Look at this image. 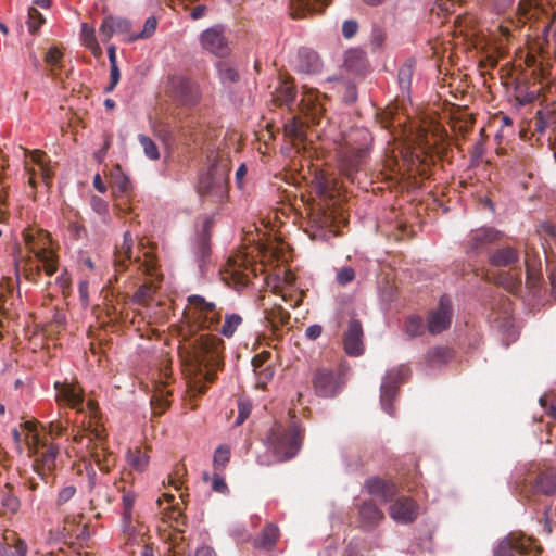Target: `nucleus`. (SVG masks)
Returning <instances> with one entry per match:
<instances>
[{
	"label": "nucleus",
	"instance_id": "obj_44",
	"mask_svg": "<svg viewBox=\"0 0 556 556\" xmlns=\"http://www.w3.org/2000/svg\"><path fill=\"white\" fill-rule=\"evenodd\" d=\"M138 141L141 144L147 157L152 161L160 159L159 148L150 137L141 134L138 136Z\"/></svg>",
	"mask_w": 556,
	"mask_h": 556
},
{
	"label": "nucleus",
	"instance_id": "obj_20",
	"mask_svg": "<svg viewBox=\"0 0 556 556\" xmlns=\"http://www.w3.org/2000/svg\"><path fill=\"white\" fill-rule=\"evenodd\" d=\"M131 22L125 17L106 16L100 27L99 34L103 41H109L114 34L126 35L129 38L131 34Z\"/></svg>",
	"mask_w": 556,
	"mask_h": 556
},
{
	"label": "nucleus",
	"instance_id": "obj_32",
	"mask_svg": "<svg viewBox=\"0 0 556 556\" xmlns=\"http://www.w3.org/2000/svg\"><path fill=\"white\" fill-rule=\"evenodd\" d=\"M295 99V89L289 80H280L273 93V101L277 105H290Z\"/></svg>",
	"mask_w": 556,
	"mask_h": 556
},
{
	"label": "nucleus",
	"instance_id": "obj_47",
	"mask_svg": "<svg viewBox=\"0 0 556 556\" xmlns=\"http://www.w3.org/2000/svg\"><path fill=\"white\" fill-rule=\"evenodd\" d=\"M63 52L58 47H51L45 55V62L51 67L52 73L61 66Z\"/></svg>",
	"mask_w": 556,
	"mask_h": 556
},
{
	"label": "nucleus",
	"instance_id": "obj_62",
	"mask_svg": "<svg viewBox=\"0 0 556 556\" xmlns=\"http://www.w3.org/2000/svg\"><path fill=\"white\" fill-rule=\"evenodd\" d=\"M55 285L60 288L62 293H65L71 286V278L66 270H63L60 276L55 279Z\"/></svg>",
	"mask_w": 556,
	"mask_h": 556
},
{
	"label": "nucleus",
	"instance_id": "obj_29",
	"mask_svg": "<svg viewBox=\"0 0 556 556\" xmlns=\"http://www.w3.org/2000/svg\"><path fill=\"white\" fill-rule=\"evenodd\" d=\"M291 2L295 7L292 16L299 18L306 13L321 12L330 4L331 0H291Z\"/></svg>",
	"mask_w": 556,
	"mask_h": 556
},
{
	"label": "nucleus",
	"instance_id": "obj_15",
	"mask_svg": "<svg viewBox=\"0 0 556 556\" xmlns=\"http://www.w3.org/2000/svg\"><path fill=\"white\" fill-rule=\"evenodd\" d=\"M453 317L452 301L447 295H442L437 308L430 311L427 315L428 330L432 334H438L450 328Z\"/></svg>",
	"mask_w": 556,
	"mask_h": 556
},
{
	"label": "nucleus",
	"instance_id": "obj_25",
	"mask_svg": "<svg viewBox=\"0 0 556 556\" xmlns=\"http://www.w3.org/2000/svg\"><path fill=\"white\" fill-rule=\"evenodd\" d=\"M358 516L361 527L367 530L372 529L383 519V513L372 501H365L359 506Z\"/></svg>",
	"mask_w": 556,
	"mask_h": 556
},
{
	"label": "nucleus",
	"instance_id": "obj_58",
	"mask_svg": "<svg viewBox=\"0 0 556 556\" xmlns=\"http://www.w3.org/2000/svg\"><path fill=\"white\" fill-rule=\"evenodd\" d=\"M498 281L506 290L510 293H517L521 288V281L519 279H510L508 277H501Z\"/></svg>",
	"mask_w": 556,
	"mask_h": 556
},
{
	"label": "nucleus",
	"instance_id": "obj_63",
	"mask_svg": "<svg viewBox=\"0 0 556 556\" xmlns=\"http://www.w3.org/2000/svg\"><path fill=\"white\" fill-rule=\"evenodd\" d=\"M123 523V533L127 538V541H136L137 536L139 535V532H137L136 526L132 525V518L130 519L129 528L126 527L125 520L122 519Z\"/></svg>",
	"mask_w": 556,
	"mask_h": 556
},
{
	"label": "nucleus",
	"instance_id": "obj_19",
	"mask_svg": "<svg viewBox=\"0 0 556 556\" xmlns=\"http://www.w3.org/2000/svg\"><path fill=\"white\" fill-rule=\"evenodd\" d=\"M202 47L216 56L224 58L229 54L230 48L223 30L212 27L204 30L201 35Z\"/></svg>",
	"mask_w": 556,
	"mask_h": 556
},
{
	"label": "nucleus",
	"instance_id": "obj_22",
	"mask_svg": "<svg viewBox=\"0 0 556 556\" xmlns=\"http://www.w3.org/2000/svg\"><path fill=\"white\" fill-rule=\"evenodd\" d=\"M26 554L25 542L14 531L5 530L0 541V556H26Z\"/></svg>",
	"mask_w": 556,
	"mask_h": 556
},
{
	"label": "nucleus",
	"instance_id": "obj_52",
	"mask_svg": "<svg viewBox=\"0 0 556 556\" xmlns=\"http://www.w3.org/2000/svg\"><path fill=\"white\" fill-rule=\"evenodd\" d=\"M76 494V488L74 485H66L62 488L56 497V506L61 507L66 504Z\"/></svg>",
	"mask_w": 556,
	"mask_h": 556
},
{
	"label": "nucleus",
	"instance_id": "obj_51",
	"mask_svg": "<svg viewBox=\"0 0 556 556\" xmlns=\"http://www.w3.org/2000/svg\"><path fill=\"white\" fill-rule=\"evenodd\" d=\"M43 21L41 13L37 9L30 8L28 10V26L30 31L35 33Z\"/></svg>",
	"mask_w": 556,
	"mask_h": 556
},
{
	"label": "nucleus",
	"instance_id": "obj_10",
	"mask_svg": "<svg viewBox=\"0 0 556 556\" xmlns=\"http://www.w3.org/2000/svg\"><path fill=\"white\" fill-rule=\"evenodd\" d=\"M516 490L523 498L534 501L536 495L551 496L556 493V468L541 469L534 478L516 483Z\"/></svg>",
	"mask_w": 556,
	"mask_h": 556
},
{
	"label": "nucleus",
	"instance_id": "obj_64",
	"mask_svg": "<svg viewBox=\"0 0 556 556\" xmlns=\"http://www.w3.org/2000/svg\"><path fill=\"white\" fill-rule=\"evenodd\" d=\"M273 375H274V371L270 367H266V368L262 369L258 372V378H257L256 384L261 388H265L267 381L271 379Z\"/></svg>",
	"mask_w": 556,
	"mask_h": 556
},
{
	"label": "nucleus",
	"instance_id": "obj_12",
	"mask_svg": "<svg viewBox=\"0 0 556 556\" xmlns=\"http://www.w3.org/2000/svg\"><path fill=\"white\" fill-rule=\"evenodd\" d=\"M410 376V368L406 365H400L387 371L380 388V402L382 408L389 415H393L394 407L392 401L397 395L399 387L406 382Z\"/></svg>",
	"mask_w": 556,
	"mask_h": 556
},
{
	"label": "nucleus",
	"instance_id": "obj_60",
	"mask_svg": "<svg viewBox=\"0 0 556 556\" xmlns=\"http://www.w3.org/2000/svg\"><path fill=\"white\" fill-rule=\"evenodd\" d=\"M90 205L93 208V211L97 212L100 215L105 214L106 211H108L106 202L102 198H100L98 195H92L91 197Z\"/></svg>",
	"mask_w": 556,
	"mask_h": 556
},
{
	"label": "nucleus",
	"instance_id": "obj_42",
	"mask_svg": "<svg viewBox=\"0 0 556 556\" xmlns=\"http://www.w3.org/2000/svg\"><path fill=\"white\" fill-rule=\"evenodd\" d=\"M127 460L134 469L138 471H143L148 466L149 457L144 452H142L139 448H136L134 451L128 452Z\"/></svg>",
	"mask_w": 556,
	"mask_h": 556
},
{
	"label": "nucleus",
	"instance_id": "obj_6",
	"mask_svg": "<svg viewBox=\"0 0 556 556\" xmlns=\"http://www.w3.org/2000/svg\"><path fill=\"white\" fill-rule=\"evenodd\" d=\"M208 169L200 176L198 193L213 202H222L228 192L229 162L218 160L217 155L208 156Z\"/></svg>",
	"mask_w": 556,
	"mask_h": 556
},
{
	"label": "nucleus",
	"instance_id": "obj_5",
	"mask_svg": "<svg viewBox=\"0 0 556 556\" xmlns=\"http://www.w3.org/2000/svg\"><path fill=\"white\" fill-rule=\"evenodd\" d=\"M371 137L366 130H357L355 138L341 144L338 151L339 170L342 176L353 181L356 174L363 170L369 156Z\"/></svg>",
	"mask_w": 556,
	"mask_h": 556
},
{
	"label": "nucleus",
	"instance_id": "obj_21",
	"mask_svg": "<svg viewBox=\"0 0 556 556\" xmlns=\"http://www.w3.org/2000/svg\"><path fill=\"white\" fill-rule=\"evenodd\" d=\"M365 488L370 495L378 496L383 502H391L397 495V486L395 483L379 478L368 479L365 483Z\"/></svg>",
	"mask_w": 556,
	"mask_h": 556
},
{
	"label": "nucleus",
	"instance_id": "obj_40",
	"mask_svg": "<svg viewBox=\"0 0 556 556\" xmlns=\"http://www.w3.org/2000/svg\"><path fill=\"white\" fill-rule=\"evenodd\" d=\"M336 88L338 92L342 93L343 100L346 103H353L357 98L356 87L350 80L336 79Z\"/></svg>",
	"mask_w": 556,
	"mask_h": 556
},
{
	"label": "nucleus",
	"instance_id": "obj_41",
	"mask_svg": "<svg viewBox=\"0 0 556 556\" xmlns=\"http://www.w3.org/2000/svg\"><path fill=\"white\" fill-rule=\"evenodd\" d=\"M165 518L170 522V527H173L176 531L182 533L184 530L181 527L186 526V516L175 506H170L165 511Z\"/></svg>",
	"mask_w": 556,
	"mask_h": 556
},
{
	"label": "nucleus",
	"instance_id": "obj_18",
	"mask_svg": "<svg viewBox=\"0 0 556 556\" xmlns=\"http://www.w3.org/2000/svg\"><path fill=\"white\" fill-rule=\"evenodd\" d=\"M419 507L416 502L407 496L396 497L389 507V514L393 520L400 523L413 522L419 514Z\"/></svg>",
	"mask_w": 556,
	"mask_h": 556
},
{
	"label": "nucleus",
	"instance_id": "obj_13",
	"mask_svg": "<svg viewBox=\"0 0 556 556\" xmlns=\"http://www.w3.org/2000/svg\"><path fill=\"white\" fill-rule=\"evenodd\" d=\"M166 92L174 101L184 106L195 105L201 97L198 84L181 75H173L168 78Z\"/></svg>",
	"mask_w": 556,
	"mask_h": 556
},
{
	"label": "nucleus",
	"instance_id": "obj_30",
	"mask_svg": "<svg viewBox=\"0 0 556 556\" xmlns=\"http://www.w3.org/2000/svg\"><path fill=\"white\" fill-rule=\"evenodd\" d=\"M454 357L453 351L447 346H433L425 354V362L430 367H440L450 363Z\"/></svg>",
	"mask_w": 556,
	"mask_h": 556
},
{
	"label": "nucleus",
	"instance_id": "obj_55",
	"mask_svg": "<svg viewBox=\"0 0 556 556\" xmlns=\"http://www.w3.org/2000/svg\"><path fill=\"white\" fill-rule=\"evenodd\" d=\"M170 376L172 371L169 366H165L164 369H162L160 372V381L156 383V388L161 400L164 397L163 389L166 387L167 380L170 378Z\"/></svg>",
	"mask_w": 556,
	"mask_h": 556
},
{
	"label": "nucleus",
	"instance_id": "obj_26",
	"mask_svg": "<svg viewBox=\"0 0 556 556\" xmlns=\"http://www.w3.org/2000/svg\"><path fill=\"white\" fill-rule=\"evenodd\" d=\"M301 111L307 116L309 122L318 124L319 118L324 113L323 104L316 92H307L300 102Z\"/></svg>",
	"mask_w": 556,
	"mask_h": 556
},
{
	"label": "nucleus",
	"instance_id": "obj_61",
	"mask_svg": "<svg viewBox=\"0 0 556 556\" xmlns=\"http://www.w3.org/2000/svg\"><path fill=\"white\" fill-rule=\"evenodd\" d=\"M386 40V31L379 26H374L371 31V42L376 47H381Z\"/></svg>",
	"mask_w": 556,
	"mask_h": 556
},
{
	"label": "nucleus",
	"instance_id": "obj_31",
	"mask_svg": "<svg viewBox=\"0 0 556 556\" xmlns=\"http://www.w3.org/2000/svg\"><path fill=\"white\" fill-rule=\"evenodd\" d=\"M279 539V529L273 523H267L261 534L255 539L254 545L262 549H273Z\"/></svg>",
	"mask_w": 556,
	"mask_h": 556
},
{
	"label": "nucleus",
	"instance_id": "obj_38",
	"mask_svg": "<svg viewBox=\"0 0 556 556\" xmlns=\"http://www.w3.org/2000/svg\"><path fill=\"white\" fill-rule=\"evenodd\" d=\"M217 71L223 84L236 83L239 80L238 71L226 61H219L217 63Z\"/></svg>",
	"mask_w": 556,
	"mask_h": 556
},
{
	"label": "nucleus",
	"instance_id": "obj_46",
	"mask_svg": "<svg viewBox=\"0 0 556 556\" xmlns=\"http://www.w3.org/2000/svg\"><path fill=\"white\" fill-rule=\"evenodd\" d=\"M135 501H136V495L128 491V492H124L123 494V497H122V505H123V520H125L126 522V527L129 528V525L127 526V523L130 522V519L132 517V508H134V505H135Z\"/></svg>",
	"mask_w": 556,
	"mask_h": 556
},
{
	"label": "nucleus",
	"instance_id": "obj_45",
	"mask_svg": "<svg viewBox=\"0 0 556 556\" xmlns=\"http://www.w3.org/2000/svg\"><path fill=\"white\" fill-rule=\"evenodd\" d=\"M413 77L412 64H404L397 73L399 86L403 93L409 92Z\"/></svg>",
	"mask_w": 556,
	"mask_h": 556
},
{
	"label": "nucleus",
	"instance_id": "obj_11",
	"mask_svg": "<svg viewBox=\"0 0 556 556\" xmlns=\"http://www.w3.org/2000/svg\"><path fill=\"white\" fill-rule=\"evenodd\" d=\"M502 239L501 231L493 227H480L472 229L466 237L463 245L469 258H477L485 253H491L492 247Z\"/></svg>",
	"mask_w": 556,
	"mask_h": 556
},
{
	"label": "nucleus",
	"instance_id": "obj_57",
	"mask_svg": "<svg viewBox=\"0 0 556 556\" xmlns=\"http://www.w3.org/2000/svg\"><path fill=\"white\" fill-rule=\"evenodd\" d=\"M212 489L215 492L226 494L229 492V489L225 482L224 477H222L219 473L215 472L212 477Z\"/></svg>",
	"mask_w": 556,
	"mask_h": 556
},
{
	"label": "nucleus",
	"instance_id": "obj_54",
	"mask_svg": "<svg viewBox=\"0 0 556 556\" xmlns=\"http://www.w3.org/2000/svg\"><path fill=\"white\" fill-rule=\"evenodd\" d=\"M231 278L236 288L245 287L250 282L249 274L239 269L232 270Z\"/></svg>",
	"mask_w": 556,
	"mask_h": 556
},
{
	"label": "nucleus",
	"instance_id": "obj_50",
	"mask_svg": "<svg viewBox=\"0 0 556 556\" xmlns=\"http://www.w3.org/2000/svg\"><path fill=\"white\" fill-rule=\"evenodd\" d=\"M354 279H355V270L352 267H342L337 273V277H336L337 282L342 287L352 282Z\"/></svg>",
	"mask_w": 556,
	"mask_h": 556
},
{
	"label": "nucleus",
	"instance_id": "obj_53",
	"mask_svg": "<svg viewBox=\"0 0 556 556\" xmlns=\"http://www.w3.org/2000/svg\"><path fill=\"white\" fill-rule=\"evenodd\" d=\"M251 403L247 400H239L238 402V417L236 420V425H241L251 414Z\"/></svg>",
	"mask_w": 556,
	"mask_h": 556
},
{
	"label": "nucleus",
	"instance_id": "obj_39",
	"mask_svg": "<svg viewBox=\"0 0 556 556\" xmlns=\"http://www.w3.org/2000/svg\"><path fill=\"white\" fill-rule=\"evenodd\" d=\"M38 261L42 264V268L48 276H52L56 271V263L54 255L42 248L35 252Z\"/></svg>",
	"mask_w": 556,
	"mask_h": 556
},
{
	"label": "nucleus",
	"instance_id": "obj_9",
	"mask_svg": "<svg viewBox=\"0 0 556 556\" xmlns=\"http://www.w3.org/2000/svg\"><path fill=\"white\" fill-rule=\"evenodd\" d=\"M224 341L214 334H202L192 344V361L210 370L223 365Z\"/></svg>",
	"mask_w": 556,
	"mask_h": 556
},
{
	"label": "nucleus",
	"instance_id": "obj_33",
	"mask_svg": "<svg viewBox=\"0 0 556 556\" xmlns=\"http://www.w3.org/2000/svg\"><path fill=\"white\" fill-rule=\"evenodd\" d=\"M265 318L271 328L276 331L279 327H283L290 321V313L281 305H274L270 309H265Z\"/></svg>",
	"mask_w": 556,
	"mask_h": 556
},
{
	"label": "nucleus",
	"instance_id": "obj_7",
	"mask_svg": "<svg viewBox=\"0 0 556 556\" xmlns=\"http://www.w3.org/2000/svg\"><path fill=\"white\" fill-rule=\"evenodd\" d=\"M303 431L292 422L289 427L275 422L266 437V444L279 462L293 458L301 448Z\"/></svg>",
	"mask_w": 556,
	"mask_h": 556
},
{
	"label": "nucleus",
	"instance_id": "obj_35",
	"mask_svg": "<svg viewBox=\"0 0 556 556\" xmlns=\"http://www.w3.org/2000/svg\"><path fill=\"white\" fill-rule=\"evenodd\" d=\"M366 54L362 50H349L345 54L344 65L354 73H362L366 68Z\"/></svg>",
	"mask_w": 556,
	"mask_h": 556
},
{
	"label": "nucleus",
	"instance_id": "obj_59",
	"mask_svg": "<svg viewBox=\"0 0 556 556\" xmlns=\"http://www.w3.org/2000/svg\"><path fill=\"white\" fill-rule=\"evenodd\" d=\"M121 78V73L117 65L110 66V84L105 87V92H112Z\"/></svg>",
	"mask_w": 556,
	"mask_h": 556
},
{
	"label": "nucleus",
	"instance_id": "obj_4",
	"mask_svg": "<svg viewBox=\"0 0 556 556\" xmlns=\"http://www.w3.org/2000/svg\"><path fill=\"white\" fill-rule=\"evenodd\" d=\"M23 427L27 430L24 441L28 446L29 455L34 457L33 469L45 483H49V476L55 467L59 446L40 438L35 421H25Z\"/></svg>",
	"mask_w": 556,
	"mask_h": 556
},
{
	"label": "nucleus",
	"instance_id": "obj_1",
	"mask_svg": "<svg viewBox=\"0 0 556 556\" xmlns=\"http://www.w3.org/2000/svg\"><path fill=\"white\" fill-rule=\"evenodd\" d=\"M86 408L88 420L72 430V442L85 450L100 470L108 473L115 465V456L109 448L106 430L98 417V403L89 400Z\"/></svg>",
	"mask_w": 556,
	"mask_h": 556
},
{
	"label": "nucleus",
	"instance_id": "obj_14",
	"mask_svg": "<svg viewBox=\"0 0 556 556\" xmlns=\"http://www.w3.org/2000/svg\"><path fill=\"white\" fill-rule=\"evenodd\" d=\"M542 553L534 539L511 533L496 547L495 556H538Z\"/></svg>",
	"mask_w": 556,
	"mask_h": 556
},
{
	"label": "nucleus",
	"instance_id": "obj_3",
	"mask_svg": "<svg viewBox=\"0 0 556 556\" xmlns=\"http://www.w3.org/2000/svg\"><path fill=\"white\" fill-rule=\"evenodd\" d=\"M132 236L129 231H126L124 233L122 244L116 247L114 253V266L116 271L123 273L127 269L128 265H131L136 267L138 271H141L149 277L134 294L135 302L146 304L152 299L159 288L157 282L161 280V274L159 273L154 256L150 253L144 252L143 258L137 256L132 260Z\"/></svg>",
	"mask_w": 556,
	"mask_h": 556
},
{
	"label": "nucleus",
	"instance_id": "obj_37",
	"mask_svg": "<svg viewBox=\"0 0 556 556\" xmlns=\"http://www.w3.org/2000/svg\"><path fill=\"white\" fill-rule=\"evenodd\" d=\"M231 450L227 444L219 445L213 455V467L216 471H222L226 468L230 460Z\"/></svg>",
	"mask_w": 556,
	"mask_h": 556
},
{
	"label": "nucleus",
	"instance_id": "obj_24",
	"mask_svg": "<svg viewBox=\"0 0 556 556\" xmlns=\"http://www.w3.org/2000/svg\"><path fill=\"white\" fill-rule=\"evenodd\" d=\"M55 389L59 391L60 396L74 409L84 412V395L78 386L55 382Z\"/></svg>",
	"mask_w": 556,
	"mask_h": 556
},
{
	"label": "nucleus",
	"instance_id": "obj_27",
	"mask_svg": "<svg viewBox=\"0 0 556 556\" xmlns=\"http://www.w3.org/2000/svg\"><path fill=\"white\" fill-rule=\"evenodd\" d=\"M213 219L206 218L203 223L202 231L198 236L195 243V253L201 264H205L211 255V228L213 227Z\"/></svg>",
	"mask_w": 556,
	"mask_h": 556
},
{
	"label": "nucleus",
	"instance_id": "obj_49",
	"mask_svg": "<svg viewBox=\"0 0 556 556\" xmlns=\"http://www.w3.org/2000/svg\"><path fill=\"white\" fill-rule=\"evenodd\" d=\"M48 433L51 438H60L67 433V424L61 420L50 421L48 425Z\"/></svg>",
	"mask_w": 556,
	"mask_h": 556
},
{
	"label": "nucleus",
	"instance_id": "obj_16",
	"mask_svg": "<svg viewBox=\"0 0 556 556\" xmlns=\"http://www.w3.org/2000/svg\"><path fill=\"white\" fill-rule=\"evenodd\" d=\"M87 490L89 493L90 509H103L111 505L113 497L110 488L98 480L97 472L91 467L87 469Z\"/></svg>",
	"mask_w": 556,
	"mask_h": 556
},
{
	"label": "nucleus",
	"instance_id": "obj_34",
	"mask_svg": "<svg viewBox=\"0 0 556 556\" xmlns=\"http://www.w3.org/2000/svg\"><path fill=\"white\" fill-rule=\"evenodd\" d=\"M0 503L2 508L10 514H16L18 511L21 501L13 493V486L10 483H7L0 491Z\"/></svg>",
	"mask_w": 556,
	"mask_h": 556
},
{
	"label": "nucleus",
	"instance_id": "obj_43",
	"mask_svg": "<svg viewBox=\"0 0 556 556\" xmlns=\"http://www.w3.org/2000/svg\"><path fill=\"white\" fill-rule=\"evenodd\" d=\"M157 20L154 16L148 17L144 22L143 29L138 33L130 35L129 38H126L127 42H134L138 39H148L150 38L156 30Z\"/></svg>",
	"mask_w": 556,
	"mask_h": 556
},
{
	"label": "nucleus",
	"instance_id": "obj_17",
	"mask_svg": "<svg viewBox=\"0 0 556 556\" xmlns=\"http://www.w3.org/2000/svg\"><path fill=\"white\" fill-rule=\"evenodd\" d=\"M363 326L362 323L352 317L349 320L346 330L344 331L343 336V346L346 354L350 356H359L364 352V344H363Z\"/></svg>",
	"mask_w": 556,
	"mask_h": 556
},
{
	"label": "nucleus",
	"instance_id": "obj_8",
	"mask_svg": "<svg viewBox=\"0 0 556 556\" xmlns=\"http://www.w3.org/2000/svg\"><path fill=\"white\" fill-rule=\"evenodd\" d=\"M348 368L343 365H318L312 369L311 386L314 394L321 399H334L345 388Z\"/></svg>",
	"mask_w": 556,
	"mask_h": 556
},
{
	"label": "nucleus",
	"instance_id": "obj_48",
	"mask_svg": "<svg viewBox=\"0 0 556 556\" xmlns=\"http://www.w3.org/2000/svg\"><path fill=\"white\" fill-rule=\"evenodd\" d=\"M81 35L84 38V42L89 50L94 51V50L99 49V45L94 37V31L87 24H83Z\"/></svg>",
	"mask_w": 556,
	"mask_h": 556
},
{
	"label": "nucleus",
	"instance_id": "obj_2",
	"mask_svg": "<svg viewBox=\"0 0 556 556\" xmlns=\"http://www.w3.org/2000/svg\"><path fill=\"white\" fill-rule=\"evenodd\" d=\"M187 301L188 305L184 311V316L188 321L190 332L207 329L231 338L243 323L239 314L231 313L225 314L224 323L220 324L222 311L214 302L206 301L202 295H189Z\"/></svg>",
	"mask_w": 556,
	"mask_h": 556
},
{
	"label": "nucleus",
	"instance_id": "obj_56",
	"mask_svg": "<svg viewBox=\"0 0 556 556\" xmlns=\"http://www.w3.org/2000/svg\"><path fill=\"white\" fill-rule=\"evenodd\" d=\"M358 30V23L355 20H346L342 25V35L344 38L350 39L356 35Z\"/></svg>",
	"mask_w": 556,
	"mask_h": 556
},
{
	"label": "nucleus",
	"instance_id": "obj_23",
	"mask_svg": "<svg viewBox=\"0 0 556 556\" xmlns=\"http://www.w3.org/2000/svg\"><path fill=\"white\" fill-rule=\"evenodd\" d=\"M323 63L319 55L312 49L301 48L298 52L296 68L301 73L316 74L321 71Z\"/></svg>",
	"mask_w": 556,
	"mask_h": 556
},
{
	"label": "nucleus",
	"instance_id": "obj_28",
	"mask_svg": "<svg viewBox=\"0 0 556 556\" xmlns=\"http://www.w3.org/2000/svg\"><path fill=\"white\" fill-rule=\"evenodd\" d=\"M519 260L518 251L513 247H504L489 253V262L492 266L506 267L517 263Z\"/></svg>",
	"mask_w": 556,
	"mask_h": 556
},
{
	"label": "nucleus",
	"instance_id": "obj_36",
	"mask_svg": "<svg viewBox=\"0 0 556 556\" xmlns=\"http://www.w3.org/2000/svg\"><path fill=\"white\" fill-rule=\"evenodd\" d=\"M404 331L409 338L424 334L425 325L422 318L418 315L408 316L404 323Z\"/></svg>",
	"mask_w": 556,
	"mask_h": 556
}]
</instances>
